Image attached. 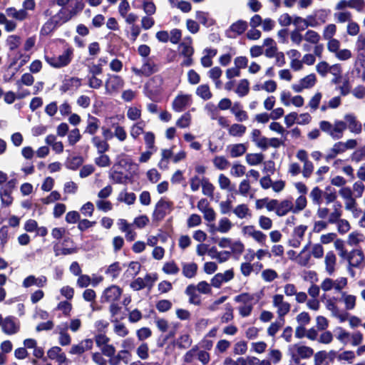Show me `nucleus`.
<instances>
[{"label":"nucleus","instance_id":"1","mask_svg":"<svg viewBox=\"0 0 365 365\" xmlns=\"http://www.w3.org/2000/svg\"><path fill=\"white\" fill-rule=\"evenodd\" d=\"M319 128L333 139L339 140L342 138L347 128L352 133L360 134L362 131V125L354 114L347 113L344 115V120H336L334 123L327 120L320 121Z\"/></svg>","mask_w":365,"mask_h":365},{"label":"nucleus","instance_id":"2","mask_svg":"<svg viewBox=\"0 0 365 365\" xmlns=\"http://www.w3.org/2000/svg\"><path fill=\"white\" fill-rule=\"evenodd\" d=\"M341 205L336 202L333 205L332 211L329 216V222L336 224L338 232L341 234H345L349 231L351 226L346 220L341 218Z\"/></svg>","mask_w":365,"mask_h":365},{"label":"nucleus","instance_id":"3","mask_svg":"<svg viewBox=\"0 0 365 365\" xmlns=\"http://www.w3.org/2000/svg\"><path fill=\"white\" fill-rule=\"evenodd\" d=\"M73 57V48L68 47L58 56H45L46 61L53 68H61L67 66Z\"/></svg>","mask_w":365,"mask_h":365},{"label":"nucleus","instance_id":"4","mask_svg":"<svg viewBox=\"0 0 365 365\" xmlns=\"http://www.w3.org/2000/svg\"><path fill=\"white\" fill-rule=\"evenodd\" d=\"M235 301L240 305L237 309L242 317H249L252 312L254 307V296L249 293H242L235 297Z\"/></svg>","mask_w":365,"mask_h":365},{"label":"nucleus","instance_id":"5","mask_svg":"<svg viewBox=\"0 0 365 365\" xmlns=\"http://www.w3.org/2000/svg\"><path fill=\"white\" fill-rule=\"evenodd\" d=\"M347 284L348 279L346 277H340L336 279L327 277L322 281L320 288L324 292L334 290L336 292L341 294V292H343V289L346 287Z\"/></svg>","mask_w":365,"mask_h":365},{"label":"nucleus","instance_id":"6","mask_svg":"<svg viewBox=\"0 0 365 365\" xmlns=\"http://www.w3.org/2000/svg\"><path fill=\"white\" fill-rule=\"evenodd\" d=\"M195 359H197L202 365H207L210 361V355L207 351L200 349L195 345L183 356L184 362L187 364L193 362Z\"/></svg>","mask_w":365,"mask_h":365},{"label":"nucleus","instance_id":"7","mask_svg":"<svg viewBox=\"0 0 365 365\" xmlns=\"http://www.w3.org/2000/svg\"><path fill=\"white\" fill-rule=\"evenodd\" d=\"M272 307L276 309L277 318L284 319V317L290 312L291 304L285 300L284 296L281 294H276L272 298Z\"/></svg>","mask_w":365,"mask_h":365},{"label":"nucleus","instance_id":"8","mask_svg":"<svg viewBox=\"0 0 365 365\" xmlns=\"http://www.w3.org/2000/svg\"><path fill=\"white\" fill-rule=\"evenodd\" d=\"M94 341L104 356H112L115 354V347L110 344V339L106 334L99 333L96 334L94 336Z\"/></svg>","mask_w":365,"mask_h":365},{"label":"nucleus","instance_id":"9","mask_svg":"<svg viewBox=\"0 0 365 365\" xmlns=\"http://www.w3.org/2000/svg\"><path fill=\"white\" fill-rule=\"evenodd\" d=\"M125 84L122 77L118 75L109 74L105 81L106 93L113 95L117 93L123 88Z\"/></svg>","mask_w":365,"mask_h":365},{"label":"nucleus","instance_id":"10","mask_svg":"<svg viewBox=\"0 0 365 365\" xmlns=\"http://www.w3.org/2000/svg\"><path fill=\"white\" fill-rule=\"evenodd\" d=\"M292 359L295 362H299L301 359H309L314 354L312 348L301 344H294L289 348Z\"/></svg>","mask_w":365,"mask_h":365},{"label":"nucleus","instance_id":"11","mask_svg":"<svg viewBox=\"0 0 365 365\" xmlns=\"http://www.w3.org/2000/svg\"><path fill=\"white\" fill-rule=\"evenodd\" d=\"M173 209V203L171 201L161 199L157 202L155 205L153 217L157 220H161L168 214L170 213Z\"/></svg>","mask_w":365,"mask_h":365},{"label":"nucleus","instance_id":"12","mask_svg":"<svg viewBox=\"0 0 365 365\" xmlns=\"http://www.w3.org/2000/svg\"><path fill=\"white\" fill-rule=\"evenodd\" d=\"M244 235L252 238L257 243L264 245L267 241V235L254 225H246L242 228Z\"/></svg>","mask_w":365,"mask_h":365},{"label":"nucleus","instance_id":"13","mask_svg":"<svg viewBox=\"0 0 365 365\" xmlns=\"http://www.w3.org/2000/svg\"><path fill=\"white\" fill-rule=\"evenodd\" d=\"M123 289L116 285L107 287L103 292L101 299L103 302H116L122 295Z\"/></svg>","mask_w":365,"mask_h":365},{"label":"nucleus","instance_id":"14","mask_svg":"<svg viewBox=\"0 0 365 365\" xmlns=\"http://www.w3.org/2000/svg\"><path fill=\"white\" fill-rule=\"evenodd\" d=\"M365 257L361 250H352L348 256L349 269L351 268H360L364 266Z\"/></svg>","mask_w":365,"mask_h":365},{"label":"nucleus","instance_id":"15","mask_svg":"<svg viewBox=\"0 0 365 365\" xmlns=\"http://www.w3.org/2000/svg\"><path fill=\"white\" fill-rule=\"evenodd\" d=\"M43 15L49 19L45 22L41 29V34L43 36H47L55 30V29L59 26L55 17L53 15V9L48 8L44 11Z\"/></svg>","mask_w":365,"mask_h":365},{"label":"nucleus","instance_id":"16","mask_svg":"<svg viewBox=\"0 0 365 365\" xmlns=\"http://www.w3.org/2000/svg\"><path fill=\"white\" fill-rule=\"evenodd\" d=\"M317 81L316 75L314 73H310L300 79L298 83L292 85V88L295 92L300 93L304 89H309L314 87Z\"/></svg>","mask_w":365,"mask_h":365},{"label":"nucleus","instance_id":"17","mask_svg":"<svg viewBox=\"0 0 365 365\" xmlns=\"http://www.w3.org/2000/svg\"><path fill=\"white\" fill-rule=\"evenodd\" d=\"M307 230V226L304 225H300L294 228L292 235V239L289 241V245L294 248L299 247L304 240V237L306 231Z\"/></svg>","mask_w":365,"mask_h":365},{"label":"nucleus","instance_id":"18","mask_svg":"<svg viewBox=\"0 0 365 365\" xmlns=\"http://www.w3.org/2000/svg\"><path fill=\"white\" fill-rule=\"evenodd\" d=\"M322 40L320 34L315 30L308 29L304 34V41L306 42L302 45L303 51L308 52L311 48L309 45L318 44Z\"/></svg>","mask_w":365,"mask_h":365},{"label":"nucleus","instance_id":"19","mask_svg":"<svg viewBox=\"0 0 365 365\" xmlns=\"http://www.w3.org/2000/svg\"><path fill=\"white\" fill-rule=\"evenodd\" d=\"M93 341L91 339H86L79 343L73 344L69 350L71 355H81L86 351L92 349Z\"/></svg>","mask_w":365,"mask_h":365},{"label":"nucleus","instance_id":"20","mask_svg":"<svg viewBox=\"0 0 365 365\" xmlns=\"http://www.w3.org/2000/svg\"><path fill=\"white\" fill-rule=\"evenodd\" d=\"M192 101V96L189 94L180 93L178 95L172 103L173 109L176 112L182 111L186 107L190 106Z\"/></svg>","mask_w":365,"mask_h":365},{"label":"nucleus","instance_id":"21","mask_svg":"<svg viewBox=\"0 0 365 365\" xmlns=\"http://www.w3.org/2000/svg\"><path fill=\"white\" fill-rule=\"evenodd\" d=\"M48 357L51 360H55L58 365H68V359L64 352L59 346H53L47 351Z\"/></svg>","mask_w":365,"mask_h":365},{"label":"nucleus","instance_id":"22","mask_svg":"<svg viewBox=\"0 0 365 365\" xmlns=\"http://www.w3.org/2000/svg\"><path fill=\"white\" fill-rule=\"evenodd\" d=\"M132 71L137 76H148L158 71V66L155 63L150 61H148L145 63L140 68L136 67H132Z\"/></svg>","mask_w":365,"mask_h":365},{"label":"nucleus","instance_id":"23","mask_svg":"<svg viewBox=\"0 0 365 365\" xmlns=\"http://www.w3.org/2000/svg\"><path fill=\"white\" fill-rule=\"evenodd\" d=\"M311 242L304 246L302 250L297 254V264L300 267H309L310 265L312 257L309 252Z\"/></svg>","mask_w":365,"mask_h":365},{"label":"nucleus","instance_id":"24","mask_svg":"<svg viewBox=\"0 0 365 365\" xmlns=\"http://www.w3.org/2000/svg\"><path fill=\"white\" fill-rule=\"evenodd\" d=\"M234 277L232 270H227L224 273L216 274L211 279V285L219 288L223 282H227Z\"/></svg>","mask_w":365,"mask_h":365},{"label":"nucleus","instance_id":"25","mask_svg":"<svg viewBox=\"0 0 365 365\" xmlns=\"http://www.w3.org/2000/svg\"><path fill=\"white\" fill-rule=\"evenodd\" d=\"M325 271L329 275H332L336 271V256L332 251H329L324 257Z\"/></svg>","mask_w":365,"mask_h":365},{"label":"nucleus","instance_id":"26","mask_svg":"<svg viewBox=\"0 0 365 365\" xmlns=\"http://www.w3.org/2000/svg\"><path fill=\"white\" fill-rule=\"evenodd\" d=\"M356 296L343 291L340 294L339 302L344 303L346 310H353L356 305Z\"/></svg>","mask_w":365,"mask_h":365},{"label":"nucleus","instance_id":"27","mask_svg":"<svg viewBox=\"0 0 365 365\" xmlns=\"http://www.w3.org/2000/svg\"><path fill=\"white\" fill-rule=\"evenodd\" d=\"M47 282V278L45 276L36 277L34 275H30L24 279L23 281V287L28 288L33 285L38 287H43Z\"/></svg>","mask_w":365,"mask_h":365},{"label":"nucleus","instance_id":"28","mask_svg":"<svg viewBox=\"0 0 365 365\" xmlns=\"http://www.w3.org/2000/svg\"><path fill=\"white\" fill-rule=\"evenodd\" d=\"M294 213V204L292 200L285 199L280 202H278L276 215L279 217L286 215L288 212Z\"/></svg>","mask_w":365,"mask_h":365},{"label":"nucleus","instance_id":"29","mask_svg":"<svg viewBox=\"0 0 365 365\" xmlns=\"http://www.w3.org/2000/svg\"><path fill=\"white\" fill-rule=\"evenodd\" d=\"M314 22L316 24L313 27H317L327 23L329 16V11L325 9H320L312 15Z\"/></svg>","mask_w":365,"mask_h":365},{"label":"nucleus","instance_id":"30","mask_svg":"<svg viewBox=\"0 0 365 365\" xmlns=\"http://www.w3.org/2000/svg\"><path fill=\"white\" fill-rule=\"evenodd\" d=\"M217 51L216 49L207 48L204 49V56L200 58V63L205 68L211 67L212 65V58H214Z\"/></svg>","mask_w":365,"mask_h":365},{"label":"nucleus","instance_id":"31","mask_svg":"<svg viewBox=\"0 0 365 365\" xmlns=\"http://www.w3.org/2000/svg\"><path fill=\"white\" fill-rule=\"evenodd\" d=\"M6 14L8 17L18 21H24L29 17V14L25 10H17L14 7H9L6 9Z\"/></svg>","mask_w":365,"mask_h":365},{"label":"nucleus","instance_id":"32","mask_svg":"<svg viewBox=\"0 0 365 365\" xmlns=\"http://www.w3.org/2000/svg\"><path fill=\"white\" fill-rule=\"evenodd\" d=\"M197 264L195 262L182 263V273L186 278H193L197 274Z\"/></svg>","mask_w":365,"mask_h":365},{"label":"nucleus","instance_id":"33","mask_svg":"<svg viewBox=\"0 0 365 365\" xmlns=\"http://www.w3.org/2000/svg\"><path fill=\"white\" fill-rule=\"evenodd\" d=\"M2 329L7 334H13L18 331L19 325L16 323L14 318L6 317L2 322Z\"/></svg>","mask_w":365,"mask_h":365},{"label":"nucleus","instance_id":"34","mask_svg":"<svg viewBox=\"0 0 365 365\" xmlns=\"http://www.w3.org/2000/svg\"><path fill=\"white\" fill-rule=\"evenodd\" d=\"M247 146L244 143L233 144L227 147L231 158H238L243 155L247 151Z\"/></svg>","mask_w":365,"mask_h":365},{"label":"nucleus","instance_id":"35","mask_svg":"<svg viewBox=\"0 0 365 365\" xmlns=\"http://www.w3.org/2000/svg\"><path fill=\"white\" fill-rule=\"evenodd\" d=\"M263 47H266L265 50L264 51V55L269 58H272L274 54L278 51L277 43L271 38H267L264 40Z\"/></svg>","mask_w":365,"mask_h":365},{"label":"nucleus","instance_id":"36","mask_svg":"<svg viewBox=\"0 0 365 365\" xmlns=\"http://www.w3.org/2000/svg\"><path fill=\"white\" fill-rule=\"evenodd\" d=\"M247 131V127L240 123H233L230 125L227 132L229 135L232 137L241 138Z\"/></svg>","mask_w":365,"mask_h":365},{"label":"nucleus","instance_id":"37","mask_svg":"<svg viewBox=\"0 0 365 365\" xmlns=\"http://www.w3.org/2000/svg\"><path fill=\"white\" fill-rule=\"evenodd\" d=\"M185 294L189 297V302L195 305H200L201 299L199 294H197L195 286L188 285L185 289Z\"/></svg>","mask_w":365,"mask_h":365},{"label":"nucleus","instance_id":"38","mask_svg":"<svg viewBox=\"0 0 365 365\" xmlns=\"http://www.w3.org/2000/svg\"><path fill=\"white\" fill-rule=\"evenodd\" d=\"M233 213L239 218V219H245L247 217H250L252 216L251 211L246 204H240L237 205L233 209Z\"/></svg>","mask_w":365,"mask_h":365},{"label":"nucleus","instance_id":"39","mask_svg":"<svg viewBox=\"0 0 365 365\" xmlns=\"http://www.w3.org/2000/svg\"><path fill=\"white\" fill-rule=\"evenodd\" d=\"M250 91V82L247 79H241L239 81L235 90V93L239 97H244L248 94Z\"/></svg>","mask_w":365,"mask_h":365},{"label":"nucleus","instance_id":"40","mask_svg":"<svg viewBox=\"0 0 365 365\" xmlns=\"http://www.w3.org/2000/svg\"><path fill=\"white\" fill-rule=\"evenodd\" d=\"M292 24L301 29V24H303L305 27H313L316 24L314 22L312 16H308L306 19L301 16H294L292 19Z\"/></svg>","mask_w":365,"mask_h":365},{"label":"nucleus","instance_id":"41","mask_svg":"<svg viewBox=\"0 0 365 365\" xmlns=\"http://www.w3.org/2000/svg\"><path fill=\"white\" fill-rule=\"evenodd\" d=\"M247 29V23L243 20H238L233 23L229 29V32L233 33L234 36L243 34Z\"/></svg>","mask_w":365,"mask_h":365},{"label":"nucleus","instance_id":"42","mask_svg":"<svg viewBox=\"0 0 365 365\" xmlns=\"http://www.w3.org/2000/svg\"><path fill=\"white\" fill-rule=\"evenodd\" d=\"M334 18L337 24H348L353 19V15L349 11H336L334 14Z\"/></svg>","mask_w":365,"mask_h":365},{"label":"nucleus","instance_id":"43","mask_svg":"<svg viewBox=\"0 0 365 365\" xmlns=\"http://www.w3.org/2000/svg\"><path fill=\"white\" fill-rule=\"evenodd\" d=\"M191 43L192 39L189 37L180 44V55L184 57L192 56L194 53V48L191 46Z\"/></svg>","mask_w":365,"mask_h":365},{"label":"nucleus","instance_id":"44","mask_svg":"<svg viewBox=\"0 0 365 365\" xmlns=\"http://www.w3.org/2000/svg\"><path fill=\"white\" fill-rule=\"evenodd\" d=\"M344 153V152L340 145V143L338 141L329 149L327 154L324 156V159L327 162H329L331 160L334 159L338 155Z\"/></svg>","mask_w":365,"mask_h":365},{"label":"nucleus","instance_id":"45","mask_svg":"<svg viewBox=\"0 0 365 365\" xmlns=\"http://www.w3.org/2000/svg\"><path fill=\"white\" fill-rule=\"evenodd\" d=\"M53 15L57 21L58 25H61L67 21H70L73 17L70 14V12L68 11L66 9H61L58 12L54 14L53 11Z\"/></svg>","mask_w":365,"mask_h":365},{"label":"nucleus","instance_id":"46","mask_svg":"<svg viewBox=\"0 0 365 365\" xmlns=\"http://www.w3.org/2000/svg\"><path fill=\"white\" fill-rule=\"evenodd\" d=\"M145 123L144 121H139L134 123L130 129V135L133 139H137L141 134L144 133Z\"/></svg>","mask_w":365,"mask_h":365},{"label":"nucleus","instance_id":"47","mask_svg":"<svg viewBox=\"0 0 365 365\" xmlns=\"http://www.w3.org/2000/svg\"><path fill=\"white\" fill-rule=\"evenodd\" d=\"M163 272L166 274L176 275L180 272V268L174 261H169L165 262L163 267Z\"/></svg>","mask_w":365,"mask_h":365},{"label":"nucleus","instance_id":"48","mask_svg":"<svg viewBox=\"0 0 365 365\" xmlns=\"http://www.w3.org/2000/svg\"><path fill=\"white\" fill-rule=\"evenodd\" d=\"M196 94L204 101L210 100L212 97V93L207 84L199 86L196 89Z\"/></svg>","mask_w":365,"mask_h":365},{"label":"nucleus","instance_id":"49","mask_svg":"<svg viewBox=\"0 0 365 365\" xmlns=\"http://www.w3.org/2000/svg\"><path fill=\"white\" fill-rule=\"evenodd\" d=\"M337 31V28L334 24H327L322 30V37L325 41L334 37Z\"/></svg>","mask_w":365,"mask_h":365},{"label":"nucleus","instance_id":"50","mask_svg":"<svg viewBox=\"0 0 365 365\" xmlns=\"http://www.w3.org/2000/svg\"><path fill=\"white\" fill-rule=\"evenodd\" d=\"M92 143L97 148L99 154L105 153L109 149L108 143L106 140H101L99 137H93L92 138Z\"/></svg>","mask_w":365,"mask_h":365},{"label":"nucleus","instance_id":"51","mask_svg":"<svg viewBox=\"0 0 365 365\" xmlns=\"http://www.w3.org/2000/svg\"><path fill=\"white\" fill-rule=\"evenodd\" d=\"M218 183L220 189L232 191L234 186L232 184L230 179L224 174H220L218 177Z\"/></svg>","mask_w":365,"mask_h":365},{"label":"nucleus","instance_id":"52","mask_svg":"<svg viewBox=\"0 0 365 365\" xmlns=\"http://www.w3.org/2000/svg\"><path fill=\"white\" fill-rule=\"evenodd\" d=\"M192 122V115L189 112L185 113L176 121V125L180 128L190 127Z\"/></svg>","mask_w":365,"mask_h":365},{"label":"nucleus","instance_id":"53","mask_svg":"<svg viewBox=\"0 0 365 365\" xmlns=\"http://www.w3.org/2000/svg\"><path fill=\"white\" fill-rule=\"evenodd\" d=\"M218 232L227 233L233 227L232 222L227 217H222L218 221Z\"/></svg>","mask_w":365,"mask_h":365},{"label":"nucleus","instance_id":"54","mask_svg":"<svg viewBox=\"0 0 365 365\" xmlns=\"http://www.w3.org/2000/svg\"><path fill=\"white\" fill-rule=\"evenodd\" d=\"M284 323V319L281 320L279 319L277 321H275V322L271 323L267 330V334L269 336L274 337L276 334L283 327Z\"/></svg>","mask_w":365,"mask_h":365},{"label":"nucleus","instance_id":"55","mask_svg":"<svg viewBox=\"0 0 365 365\" xmlns=\"http://www.w3.org/2000/svg\"><path fill=\"white\" fill-rule=\"evenodd\" d=\"M309 252H311V257L313 256L315 259L322 258L324 254V247L320 243L311 244Z\"/></svg>","mask_w":365,"mask_h":365},{"label":"nucleus","instance_id":"56","mask_svg":"<svg viewBox=\"0 0 365 365\" xmlns=\"http://www.w3.org/2000/svg\"><path fill=\"white\" fill-rule=\"evenodd\" d=\"M261 277L266 282H272L278 278V274L274 269L267 268L262 271Z\"/></svg>","mask_w":365,"mask_h":365},{"label":"nucleus","instance_id":"57","mask_svg":"<svg viewBox=\"0 0 365 365\" xmlns=\"http://www.w3.org/2000/svg\"><path fill=\"white\" fill-rule=\"evenodd\" d=\"M213 164L216 168L220 170H226L230 165L227 159L222 155L215 156L213 159Z\"/></svg>","mask_w":365,"mask_h":365},{"label":"nucleus","instance_id":"58","mask_svg":"<svg viewBox=\"0 0 365 365\" xmlns=\"http://www.w3.org/2000/svg\"><path fill=\"white\" fill-rule=\"evenodd\" d=\"M264 160V155L262 153H249L246 155V162L250 165H257Z\"/></svg>","mask_w":365,"mask_h":365},{"label":"nucleus","instance_id":"59","mask_svg":"<svg viewBox=\"0 0 365 365\" xmlns=\"http://www.w3.org/2000/svg\"><path fill=\"white\" fill-rule=\"evenodd\" d=\"M98 123L99 120L96 117L89 115L86 132L91 135L96 133L99 128Z\"/></svg>","mask_w":365,"mask_h":365},{"label":"nucleus","instance_id":"60","mask_svg":"<svg viewBox=\"0 0 365 365\" xmlns=\"http://www.w3.org/2000/svg\"><path fill=\"white\" fill-rule=\"evenodd\" d=\"M83 158L81 156H73L67 160L66 166L71 170H77L83 163Z\"/></svg>","mask_w":365,"mask_h":365},{"label":"nucleus","instance_id":"61","mask_svg":"<svg viewBox=\"0 0 365 365\" xmlns=\"http://www.w3.org/2000/svg\"><path fill=\"white\" fill-rule=\"evenodd\" d=\"M363 340L364 334L361 331H356L350 332L349 344H350L351 346H359L363 342Z\"/></svg>","mask_w":365,"mask_h":365},{"label":"nucleus","instance_id":"62","mask_svg":"<svg viewBox=\"0 0 365 365\" xmlns=\"http://www.w3.org/2000/svg\"><path fill=\"white\" fill-rule=\"evenodd\" d=\"M355 354L352 351H344L341 353H338L336 355V359L338 361H346L348 364H351L355 359Z\"/></svg>","mask_w":365,"mask_h":365},{"label":"nucleus","instance_id":"63","mask_svg":"<svg viewBox=\"0 0 365 365\" xmlns=\"http://www.w3.org/2000/svg\"><path fill=\"white\" fill-rule=\"evenodd\" d=\"M126 115L130 120H138L142 115L141 109L135 106H130L128 108Z\"/></svg>","mask_w":365,"mask_h":365},{"label":"nucleus","instance_id":"64","mask_svg":"<svg viewBox=\"0 0 365 365\" xmlns=\"http://www.w3.org/2000/svg\"><path fill=\"white\" fill-rule=\"evenodd\" d=\"M330 65L326 61L318 62L315 66L316 71L322 77H325L329 72Z\"/></svg>","mask_w":365,"mask_h":365}]
</instances>
